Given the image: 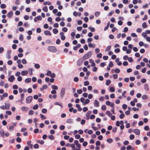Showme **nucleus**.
Returning a JSON list of instances; mask_svg holds the SVG:
<instances>
[{
    "mask_svg": "<svg viewBox=\"0 0 150 150\" xmlns=\"http://www.w3.org/2000/svg\"><path fill=\"white\" fill-rule=\"evenodd\" d=\"M92 54L91 52H89L85 54L83 57V59L85 60L89 58Z\"/></svg>",
    "mask_w": 150,
    "mask_h": 150,
    "instance_id": "1",
    "label": "nucleus"
},
{
    "mask_svg": "<svg viewBox=\"0 0 150 150\" xmlns=\"http://www.w3.org/2000/svg\"><path fill=\"white\" fill-rule=\"evenodd\" d=\"M47 49L51 52H55L57 51L56 48L54 46H49L48 47Z\"/></svg>",
    "mask_w": 150,
    "mask_h": 150,
    "instance_id": "2",
    "label": "nucleus"
},
{
    "mask_svg": "<svg viewBox=\"0 0 150 150\" xmlns=\"http://www.w3.org/2000/svg\"><path fill=\"white\" fill-rule=\"evenodd\" d=\"M65 92V88H62L60 91V95L61 98H62L64 96Z\"/></svg>",
    "mask_w": 150,
    "mask_h": 150,
    "instance_id": "3",
    "label": "nucleus"
},
{
    "mask_svg": "<svg viewBox=\"0 0 150 150\" xmlns=\"http://www.w3.org/2000/svg\"><path fill=\"white\" fill-rule=\"evenodd\" d=\"M33 99V97L32 96H29L27 97L26 99V102L27 103H30Z\"/></svg>",
    "mask_w": 150,
    "mask_h": 150,
    "instance_id": "4",
    "label": "nucleus"
},
{
    "mask_svg": "<svg viewBox=\"0 0 150 150\" xmlns=\"http://www.w3.org/2000/svg\"><path fill=\"white\" fill-rule=\"evenodd\" d=\"M133 132L138 135L140 134V130L138 129H135L133 130Z\"/></svg>",
    "mask_w": 150,
    "mask_h": 150,
    "instance_id": "5",
    "label": "nucleus"
},
{
    "mask_svg": "<svg viewBox=\"0 0 150 150\" xmlns=\"http://www.w3.org/2000/svg\"><path fill=\"white\" fill-rule=\"evenodd\" d=\"M42 19V17L40 16H38L35 17L34 18V21L35 22H36L37 21L41 20Z\"/></svg>",
    "mask_w": 150,
    "mask_h": 150,
    "instance_id": "6",
    "label": "nucleus"
},
{
    "mask_svg": "<svg viewBox=\"0 0 150 150\" xmlns=\"http://www.w3.org/2000/svg\"><path fill=\"white\" fill-rule=\"evenodd\" d=\"M94 105L95 106L98 107L99 106V103L97 100H95Z\"/></svg>",
    "mask_w": 150,
    "mask_h": 150,
    "instance_id": "7",
    "label": "nucleus"
},
{
    "mask_svg": "<svg viewBox=\"0 0 150 150\" xmlns=\"http://www.w3.org/2000/svg\"><path fill=\"white\" fill-rule=\"evenodd\" d=\"M64 33L63 32L60 33V35L61 36V38L62 40H64L66 38L65 36L64 35Z\"/></svg>",
    "mask_w": 150,
    "mask_h": 150,
    "instance_id": "8",
    "label": "nucleus"
},
{
    "mask_svg": "<svg viewBox=\"0 0 150 150\" xmlns=\"http://www.w3.org/2000/svg\"><path fill=\"white\" fill-rule=\"evenodd\" d=\"M47 85H43L42 87L40 88L41 91H42L44 89H46L47 88Z\"/></svg>",
    "mask_w": 150,
    "mask_h": 150,
    "instance_id": "9",
    "label": "nucleus"
},
{
    "mask_svg": "<svg viewBox=\"0 0 150 150\" xmlns=\"http://www.w3.org/2000/svg\"><path fill=\"white\" fill-rule=\"evenodd\" d=\"M77 65L78 66H81L83 64V61L81 59H79L77 63Z\"/></svg>",
    "mask_w": 150,
    "mask_h": 150,
    "instance_id": "10",
    "label": "nucleus"
},
{
    "mask_svg": "<svg viewBox=\"0 0 150 150\" xmlns=\"http://www.w3.org/2000/svg\"><path fill=\"white\" fill-rule=\"evenodd\" d=\"M0 134L2 137H4V132L3 130L1 129L0 130Z\"/></svg>",
    "mask_w": 150,
    "mask_h": 150,
    "instance_id": "11",
    "label": "nucleus"
},
{
    "mask_svg": "<svg viewBox=\"0 0 150 150\" xmlns=\"http://www.w3.org/2000/svg\"><path fill=\"white\" fill-rule=\"evenodd\" d=\"M21 74L22 76L26 75L28 74V71H23L21 72Z\"/></svg>",
    "mask_w": 150,
    "mask_h": 150,
    "instance_id": "12",
    "label": "nucleus"
},
{
    "mask_svg": "<svg viewBox=\"0 0 150 150\" xmlns=\"http://www.w3.org/2000/svg\"><path fill=\"white\" fill-rule=\"evenodd\" d=\"M44 34L46 35H51V34L50 31L48 30H45L44 32Z\"/></svg>",
    "mask_w": 150,
    "mask_h": 150,
    "instance_id": "13",
    "label": "nucleus"
},
{
    "mask_svg": "<svg viewBox=\"0 0 150 150\" xmlns=\"http://www.w3.org/2000/svg\"><path fill=\"white\" fill-rule=\"evenodd\" d=\"M76 107L78 108V110L79 111H81L82 110V108L80 107V106L79 104H76Z\"/></svg>",
    "mask_w": 150,
    "mask_h": 150,
    "instance_id": "14",
    "label": "nucleus"
},
{
    "mask_svg": "<svg viewBox=\"0 0 150 150\" xmlns=\"http://www.w3.org/2000/svg\"><path fill=\"white\" fill-rule=\"evenodd\" d=\"M24 95V94L23 93L21 94V99L20 100V101L21 102L23 100Z\"/></svg>",
    "mask_w": 150,
    "mask_h": 150,
    "instance_id": "15",
    "label": "nucleus"
},
{
    "mask_svg": "<svg viewBox=\"0 0 150 150\" xmlns=\"http://www.w3.org/2000/svg\"><path fill=\"white\" fill-rule=\"evenodd\" d=\"M90 102V100L88 99H86L85 100V101L83 103V105H85L86 104H88Z\"/></svg>",
    "mask_w": 150,
    "mask_h": 150,
    "instance_id": "16",
    "label": "nucleus"
},
{
    "mask_svg": "<svg viewBox=\"0 0 150 150\" xmlns=\"http://www.w3.org/2000/svg\"><path fill=\"white\" fill-rule=\"evenodd\" d=\"M15 79L14 76L13 75L10 76V82H12Z\"/></svg>",
    "mask_w": 150,
    "mask_h": 150,
    "instance_id": "17",
    "label": "nucleus"
},
{
    "mask_svg": "<svg viewBox=\"0 0 150 150\" xmlns=\"http://www.w3.org/2000/svg\"><path fill=\"white\" fill-rule=\"evenodd\" d=\"M51 87L52 89L57 90L58 89V87L56 85H53L51 86Z\"/></svg>",
    "mask_w": 150,
    "mask_h": 150,
    "instance_id": "18",
    "label": "nucleus"
},
{
    "mask_svg": "<svg viewBox=\"0 0 150 150\" xmlns=\"http://www.w3.org/2000/svg\"><path fill=\"white\" fill-rule=\"evenodd\" d=\"M21 109L23 111H27L28 110V108L26 107H22L21 108Z\"/></svg>",
    "mask_w": 150,
    "mask_h": 150,
    "instance_id": "19",
    "label": "nucleus"
},
{
    "mask_svg": "<svg viewBox=\"0 0 150 150\" xmlns=\"http://www.w3.org/2000/svg\"><path fill=\"white\" fill-rule=\"evenodd\" d=\"M8 94L7 93H4L3 94V95L1 96V100H2L3 98V97H6L8 96Z\"/></svg>",
    "mask_w": 150,
    "mask_h": 150,
    "instance_id": "20",
    "label": "nucleus"
},
{
    "mask_svg": "<svg viewBox=\"0 0 150 150\" xmlns=\"http://www.w3.org/2000/svg\"><path fill=\"white\" fill-rule=\"evenodd\" d=\"M25 82L26 83H29L31 81V79L30 78H27L25 80Z\"/></svg>",
    "mask_w": 150,
    "mask_h": 150,
    "instance_id": "21",
    "label": "nucleus"
},
{
    "mask_svg": "<svg viewBox=\"0 0 150 150\" xmlns=\"http://www.w3.org/2000/svg\"><path fill=\"white\" fill-rule=\"evenodd\" d=\"M66 122L68 123H72L73 122V120L72 119H68L66 121Z\"/></svg>",
    "mask_w": 150,
    "mask_h": 150,
    "instance_id": "22",
    "label": "nucleus"
},
{
    "mask_svg": "<svg viewBox=\"0 0 150 150\" xmlns=\"http://www.w3.org/2000/svg\"><path fill=\"white\" fill-rule=\"evenodd\" d=\"M37 143H39L41 144H43L44 143V142L43 140H38L37 141Z\"/></svg>",
    "mask_w": 150,
    "mask_h": 150,
    "instance_id": "23",
    "label": "nucleus"
},
{
    "mask_svg": "<svg viewBox=\"0 0 150 150\" xmlns=\"http://www.w3.org/2000/svg\"><path fill=\"white\" fill-rule=\"evenodd\" d=\"M54 104L55 105H59L60 106H61L62 108L63 107V105H62V103H60L59 102H55L54 103Z\"/></svg>",
    "mask_w": 150,
    "mask_h": 150,
    "instance_id": "24",
    "label": "nucleus"
},
{
    "mask_svg": "<svg viewBox=\"0 0 150 150\" xmlns=\"http://www.w3.org/2000/svg\"><path fill=\"white\" fill-rule=\"evenodd\" d=\"M52 31L54 33L57 34L58 32V30L56 28H54L52 30Z\"/></svg>",
    "mask_w": 150,
    "mask_h": 150,
    "instance_id": "25",
    "label": "nucleus"
},
{
    "mask_svg": "<svg viewBox=\"0 0 150 150\" xmlns=\"http://www.w3.org/2000/svg\"><path fill=\"white\" fill-rule=\"evenodd\" d=\"M42 10L45 12H47L48 11V8L47 6H45L43 8Z\"/></svg>",
    "mask_w": 150,
    "mask_h": 150,
    "instance_id": "26",
    "label": "nucleus"
},
{
    "mask_svg": "<svg viewBox=\"0 0 150 150\" xmlns=\"http://www.w3.org/2000/svg\"><path fill=\"white\" fill-rule=\"evenodd\" d=\"M144 88L145 89V90H146V91H147L149 89L148 85L147 84H144Z\"/></svg>",
    "mask_w": 150,
    "mask_h": 150,
    "instance_id": "27",
    "label": "nucleus"
},
{
    "mask_svg": "<svg viewBox=\"0 0 150 150\" xmlns=\"http://www.w3.org/2000/svg\"><path fill=\"white\" fill-rule=\"evenodd\" d=\"M106 114H107L108 116L109 117H111L112 115V114L109 111H107L106 112Z\"/></svg>",
    "mask_w": 150,
    "mask_h": 150,
    "instance_id": "28",
    "label": "nucleus"
},
{
    "mask_svg": "<svg viewBox=\"0 0 150 150\" xmlns=\"http://www.w3.org/2000/svg\"><path fill=\"white\" fill-rule=\"evenodd\" d=\"M40 116L42 120H44L46 119V117L43 114H40Z\"/></svg>",
    "mask_w": 150,
    "mask_h": 150,
    "instance_id": "29",
    "label": "nucleus"
},
{
    "mask_svg": "<svg viewBox=\"0 0 150 150\" xmlns=\"http://www.w3.org/2000/svg\"><path fill=\"white\" fill-rule=\"evenodd\" d=\"M111 82V81L109 79H107L106 81V85L107 86L109 85Z\"/></svg>",
    "mask_w": 150,
    "mask_h": 150,
    "instance_id": "30",
    "label": "nucleus"
},
{
    "mask_svg": "<svg viewBox=\"0 0 150 150\" xmlns=\"http://www.w3.org/2000/svg\"><path fill=\"white\" fill-rule=\"evenodd\" d=\"M16 141L18 143H20L21 142V139L20 137H18L16 138Z\"/></svg>",
    "mask_w": 150,
    "mask_h": 150,
    "instance_id": "31",
    "label": "nucleus"
},
{
    "mask_svg": "<svg viewBox=\"0 0 150 150\" xmlns=\"http://www.w3.org/2000/svg\"><path fill=\"white\" fill-rule=\"evenodd\" d=\"M19 39L21 41H22L23 39V35L21 34L20 35V37L19 38Z\"/></svg>",
    "mask_w": 150,
    "mask_h": 150,
    "instance_id": "32",
    "label": "nucleus"
},
{
    "mask_svg": "<svg viewBox=\"0 0 150 150\" xmlns=\"http://www.w3.org/2000/svg\"><path fill=\"white\" fill-rule=\"evenodd\" d=\"M88 46L89 47H92L93 48H94L95 45H93L91 43H89L88 44Z\"/></svg>",
    "mask_w": 150,
    "mask_h": 150,
    "instance_id": "33",
    "label": "nucleus"
},
{
    "mask_svg": "<svg viewBox=\"0 0 150 150\" xmlns=\"http://www.w3.org/2000/svg\"><path fill=\"white\" fill-rule=\"evenodd\" d=\"M77 92L79 94H80L82 93V89H79L77 90Z\"/></svg>",
    "mask_w": 150,
    "mask_h": 150,
    "instance_id": "34",
    "label": "nucleus"
},
{
    "mask_svg": "<svg viewBox=\"0 0 150 150\" xmlns=\"http://www.w3.org/2000/svg\"><path fill=\"white\" fill-rule=\"evenodd\" d=\"M107 141L108 143H111L112 142L113 140L111 138L108 139H107Z\"/></svg>",
    "mask_w": 150,
    "mask_h": 150,
    "instance_id": "35",
    "label": "nucleus"
},
{
    "mask_svg": "<svg viewBox=\"0 0 150 150\" xmlns=\"http://www.w3.org/2000/svg\"><path fill=\"white\" fill-rule=\"evenodd\" d=\"M125 116V114L124 113H122L120 115L119 117L120 119H122Z\"/></svg>",
    "mask_w": 150,
    "mask_h": 150,
    "instance_id": "36",
    "label": "nucleus"
},
{
    "mask_svg": "<svg viewBox=\"0 0 150 150\" xmlns=\"http://www.w3.org/2000/svg\"><path fill=\"white\" fill-rule=\"evenodd\" d=\"M33 147L35 149H38L39 148V145L38 144H36L34 145Z\"/></svg>",
    "mask_w": 150,
    "mask_h": 150,
    "instance_id": "37",
    "label": "nucleus"
},
{
    "mask_svg": "<svg viewBox=\"0 0 150 150\" xmlns=\"http://www.w3.org/2000/svg\"><path fill=\"white\" fill-rule=\"evenodd\" d=\"M35 67L36 68L38 69L40 68V66L38 64H35Z\"/></svg>",
    "mask_w": 150,
    "mask_h": 150,
    "instance_id": "38",
    "label": "nucleus"
},
{
    "mask_svg": "<svg viewBox=\"0 0 150 150\" xmlns=\"http://www.w3.org/2000/svg\"><path fill=\"white\" fill-rule=\"evenodd\" d=\"M142 26L144 28H146L147 27V25L145 22H144L143 23Z\"/></svg>",
    "mask_w": 150,
    "mask_h": 150,
    "instance_id": "39",
    "label": "nucleus"
},
{
    "mask_svg": "<svg viewBox=\"0 0 150 150\" xmlns=\"http://www.w3.org/2000/svg\"><path fill=\"white\" fill-rule=\"evenodd\" d=\"M38 104H36L34 106L33 109L34 110H36L38 109Z\"/></svg>",
    "mask_w": 150,
    "mask_h": 150,
    "instance_id": "40",
    "label": "nucleus"
},
{
    "mask_svg": "<svg viewBox=\"0 0 150 150\" xmlns=\"http://www.w3.org/2000/svg\"><path fill=\"white\" fill-rule=\"evenodd\" d=\"M142 98L143 99H146L148 98L147 96L146 95H144L142 96Z\"/></svg>",
    "mask_w": 150,
    "mask_h": 150,
    "instance_id": "41",
    "label": "nucleus"
},
{
    "mask_svg": "<svg viewBox=\"0 0 150 150\" xmlns=\"http://www.w3.org/2000/svg\"><path fill=\"white\" fill-rule=\"evenodd\" d=\"M47 112V110L46 109L44 108L42 109V112L43 113H45Z\"/></svg>",
    "mask_w": 150,
    "mask_h": 150,
    "instance_id": "42",
    "label": "nucleus"
},
{
    "mask_svg": "<svg viewBox=\"0 0 150 150\" xmlns=\"http://www.w3.org/2000/svg\"><path fill=\"white\" fill-rule=\"evenodd\" d=\"M5 106H6V110H8L9 107V104H8L5 103Z\"/></svg>",
    "mask_w": 150,
    "mask_h": 150,
    "instance_id": "43",
    "label": "nucleus"
},
{
    "mask_svg": "<svg viewBox=\"0 0 150 150\" xmlns=\"http://www.w3.org/2000/svg\"><path fill=\"white\" fill-rule=\"evenodd\" d=\"M106 105H102L101 107V109L102 110H106Z\"/></svg>",
    "mask_w": 150,
    "mask_h": 150,
    "instance_id": "44",
    "label": "nucleus"
},
{
    "mask_svg": "<svg viewBox=\"0 0 150 150\" xmlns=\"http://www.w3.org/2000/svg\"><path fill=\"white\" fill-rule=\"evenodd\" d=\"M6 115H5V117L6 118L8 117V115H9V111H6Z\"/></svg>",
    "mask_w": 150,
    "mask_h": 150,
    "instance_id": "45",
    "label": "nucleus"
},
{
    "mask_svg": "<svg viewBox=\"0 0 150 150\" xmlns=\"http://www.w3.org/2000/svg\"><path fill=\"white\" fill-rule=\"evenodd\" d=\"M28 71L30 72L29 74L30 75H32L33 74V69L32 68H30L28 69Z\"/></svg>",
    "mask_w": 150,
    "mask_h": 150,
    "instance_id": "46",
    "label": "nucleus"
},
{
    "mask_svg": "<svg viewBox=\"0 0 150 150\" xmlns=\"http://www.w3.org/2000/svg\"><path fill=\"white\" fill-rule=\"evenodd\" d=\"M110 91L111 92H114L115 91L114 88L113 87H110Z\"/></svg>",
    "mask_w": 150,
    "mask_h": 150,
    "instance_id": "47",
    "label": "nucleus"
},
{
    "mask_svg": "<svg viewBox=\"0 0 150 150\" xmlns=\"http://www.w3.org/2000/svg\"><path fill=\"white\" fill-rule=\"evenodd\" d=\"M95 15L96 17H98L100 14V13L99 12H96L95 13Z\"/></svg>",
    "mask_w": 150,
    "mask_h": 150,
    "instance_id": "48",
    "label": "nucleus"
},
{
    "mask_svg": "<svg viewBox=\"0 0 150 150\" xmlns=\"http://www.w3.org/2000/svg\"><path fill=\"white\" fill-rule=\"evenodd\" d=\"M65 128V126L64 125H62L60 126L59 128L60 129L62 130H64Z\"/></svg>",
    "mask_w": 150,
    "mask_h": 150,
    "instance_id": "49",
    "label": "nucleus"
},
{
    "mask_svg": "<svg viewBox=\"0 0 150 150\" xmlns=\"http://www.w3.org/2000/svg\"><path fill=\"white\" fill-rule=\"evenodd\" d=\"M89 83L88 81H86L84 82V85L85 86H87L89 85Z\"/></svg>",
    "mask_w": 150,
    "mask_h": 150,
    "instance_id": "50",
    "label": "nucleus"
},
{
    "mask_svg": "<svg viewBox=\"0 0 150 150\" xmlns=\"http://www.w3.org/2000/svg\"><path fill=\"white\" fill-rule=\"evenodd\" d=\"M109 66L110 67H112L113 66V64L112 62L111 61H110L109 62Z\"/></svg>",
    "mask_w": 150,
    "mask_h": 150,
    "instance_id": "51",
    "label": "nucleus"
},
{
    "mask_svg": "<svg viewBox=\"0 0 150 150\" xmlns=\"http://www.w3.org/2000/svg\"><path fill=\"white\" fill-rule=\"evenodd\" d=\"M92 112L91 111H89L86 114V116L87 117L89 116V115L91 114Z\"/></svg>",
    "mask_w": 150,
    "mask_h": 150,
    "instance_id": "52",
    "label": "nucleus"
},
{
    "mask_svg": "<svg viewBox=\"0 0 150 150\" xmlns=\"http://www.w3.org/2000/svg\"><path fill=\"white\" fill-rule=\"evenodd\" d=\"M96 144L97 146H100V142L99 141H96Z\"/></svg>",
    "mask_w": 150,
    "mask_h": 150,
    "instance_id": "53",
    "label": "nucleus"
},
{
    "mask_svg": "<svg viewBox=\"0 0 150 150\" xmlns=\"http://www.w3.org/2000/svg\"><path fill=\"white\" fill-rule=\"evenodd\" d=\"M134 136L133 134H131L129 138L130 139L132 140L134 139Z\"/></svg>",
    "mask_w": 150,
    "mask_h": 150,
    "instance_id": "54",
    "label": "nucleus"
},
{
    "mask_svg": "<svg viewBox=\"0 0 150 150\" xmlns=\"http://www.w3.org/2000/svg\"><path fill=\"white\" fill-rule=\"evenodd\" d=\"M117 128L116 127H114L112 129V132L114 133H115L117 131Z\"/></svg>",
    "mask_w": 150,
    "mask_h": 150,
    "instance_id": "55",
    "label": "nucleus"
},
{
    "mask_svg": "<svg viewBox=\"0 0 150 150\" xmlns=\"http://www.w3.org/2000/svg\"><path fill=\"white\" fill-rule=\"evenodd\" d=\"M128 30V28L127 27H125L124 28L123 32L125 33H126Z\"/></svg>",
    "mask_w": 150,
    "mask_h": 150,
    "instance_id": "56",
    "label": "nucleus"
},
{
    "mask_svg": "<svg viewBox=\"0 0 150 150\" xmlns=\"http://www.w3.org/2000/svg\"><path fill=\"white\" fill-rule=\"evenodd\" d=\"M97 57L99 58H101L102 57V54L101 53H99L97 55Z\"/></svg>",
    "mask_w": 150,
    "mask_h": 150,
    "instance_id": "57",
    "label": "nucleus"
},
{
    "mask_svg": "<svg viewBox=\"0 0 150 150\" xmlns=\"http://www.w3.org/2000/svg\"><path fill=\"white\" fill-rule=\"evenodd\" d=\"M128 63L127 61H125L123 62V64L124 66H126L128 65Z\"/></svg>",
    "mask_w": 150,
    "mask_h": 150,
    "instance_id": "58",
    "label": "nucleus"
},
{
    "mask_svg": "<svg viewBox=\"0 0 150 150\" xmlns=\"http://www.w3.org/2000/svg\"><path fill=\"white\" fill-rule=\"evenodd\" d=\"M62 30L64 32H67L68 30L67 28L66 27H64L62 28Z\"/></svg>",
    "mask_w": 150,
    "mask_h": 150,
    "instance_id": "59",
    "label": "nucleus"
},
{
    "mask_svg": "<svg viewBox=\"0 0 150 150\" xmlns=\"http://www.w3.org/2000/svg\"><path fill=\"white\" fill-rule=\"evenodd\" d=\"M93 96L92 94H89L88 96V98L89 99H91L93 98Z\"/></svg>",
    "mask_w": 150,
    "mask_h": 150,
    "instance_id": "60",
    "label": "nucleus"
},
{
    "mask_svg": "<svg viewBox=\"0 0 150 150\" xmlns=\"http://www.w3.org/2000/svg\"><path fill=\"white\" fill-rule=\"evenodd\" d=\"M83 111L84 112H86L88 111V108L86 107H84L83 109Z\"/></svg>",
    "mask_w": 150,
    "mask_h": 150,
    "instance_id": "61",
    "label": "nucleus"
},
{
    "mask_svg": "<svg viewBox=\"0 0 150 150\" xmlns=\"http://www.w3.org/2000/svg\"><path fill=\"white\" fill-rule=\"evenodd\" d=\"M41 30L40 28H38L36 29V31L38 33H40L41 32Z\"/></svg>",
    "mask_w": 150,
    "mask_h": 150,
    "instance_id": "62",
    "label": "nucleus"
},
{
    "mask_svg": "<svg viewBox=\"0 0 150 150\" xmlns=\"http://www.w3.org/2000/svg\"><path fill=\"white\" fill-rule=\"evenodd\" d=\"M22 63L24 64H26L27 63V61L25 59H23L22 60Z\"/></svg>",
    "mask_w": 150,
    "mask_h": 150,
    "instance_id": "63",
    "label": "nucleus"
},
{
    "mask_svg": "<svg viewBox=\"0 0 150 150\" xmlns=\"http://www.w3.org/2000/svg\"><path fill=\"white\" fill-rule=\"evenodd\" d=\"M115 71L116 73H119L120 72V70L118 69L117 68L115 69Z\"/></svg>",
    "mask_w": 150,
    "mask_h": 150,
    "instance_id": "64",
    "label": "nucleus"
}]
</instances>
